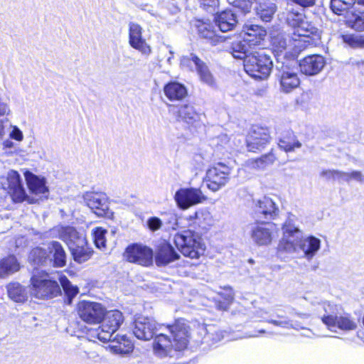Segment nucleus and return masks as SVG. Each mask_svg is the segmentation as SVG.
Returning <instances> with one entry per match:
<instances>
[{
	"label": "nucleus",
	"mask_w": 364,
	"mask_h": 364,
	"mask_svg": "<svg viewBox=\"0 0 364 364\" xmlns=\"http://www.w3.org/2000/svg\"><path fill=\"white\" fill-rule=\"evenodd\" d=\"M58 280L70 300L77 294L78 288L73 286L66 277L61 276L58 273L55 277L45 271L38 270L33 272L30 279L31 294L41 299H48L57 296L61 291Z\"/></svg>",
	"instance_id": "nucleus-1"
},
{
	"label": "nucleus",
	"mask_w": 364,
	"mask_h": 364,
	"mask_svg": "<svg viewBox=\"0 0 364 364\" xmlns=\"http://www.w3.org/2000/svg\"><path fill=\"white\" fill-rule=\"evenodd\" d=\"M189 341V326L177 322L173 326H164L155 334L153 349L159 357L173 356L176 351L186 348Z\"/></svg>",
	"instance_id": "nucleus-2"
},
{
	"label": "nucleus",
	"mask_w": 364,
	"mask_h": 364,
	"mask_svg": "<svg viewBox=\"0 0 364 364\" xmlns=\"http://www.w3.org/2000/svg\"><path fill=\"white\" fill-rule=\"evenodd\" d=\"M283 236L278 249L280 251L293 253L301 251L303 257L310 261L321 248V240L314 236L302 237L301 231L291 223L289 218L282 226Z\"/></svg>",
	"instance_id": "nucleus-3"
},
{
	"label": "nucleus",
	"mask_w": 364,
	"mask_h": 364,
	"mask_svg": "<svg viewBox=\"0 0 364 364\" xmlns=\"http://www.w3.org/2000/svg\"><path fill=\"white\" fill-rule=\"evenodd\" d=\"M54 230L58 232V237L68 245L75 262L81 264L90 259L93 251L87 246L82 234L70 226L57 227Z\"/></svg>",
	"instance_id": "nucleus-4"
},
{
	"label": "nucleus",
	"mask_w": 364,
	"mask_h": 364,
	"mask_svg": "<svg viewBox=\"0 0 364 364\" xmlns=\"http://www.w3.org/2000/svg\"><path fill=\"white\" fill-rule=\"evenodd\" d=\"M287 23L294 28L295 36L311 40V36L317 31L316 28L306 21L304 10L294 4H288L282 14Z\"/></svg>",
	"instance_id": "nucleus-5"
},
{
	"label": "nucleus",
	"mask_w": 364,
	"mask_h": 364,
	"mask_svg": "<svg viewBox=\"0 0 364 364\" xmlns=\"http://www.w3.org/2000/svg\"><path fill=\"white\" fill-rule=\"evenodd\" d=\"M173 242L184 256L192 259H197L203 255L205 249L200 236L191 230L176 234Z\"/></svg>",
	"instance_id": "nucleus-6"
},
{
	"label": "nucleus",
	"mask_w": 364,
	"mask_h": 364,
	"mask_svg": "<svg viewBox=\"0 0 364 364\" xmlns=\"http://www.w3.org/2000/svg\"><path fill=\"white\" fill-rule=\"evenodd\" d=\"M272 61L263 50L249 53L244 60L245 72L255 78L266 79L272 69Z\"/></svg>",
	"instance_id": "nucleus-7"
},
{
	"label": "nucleus",
	"mask_w": 364,
	"mask_h": 364,
	"mask_svg": "<svg viewBox=\"0 0 364 364\" xmlns=\"http://www.w3.org/2000/svg\"><path fill=\"white\" fill-rule=\"evenodd\" d=\"M102 321V325L92 331L90 336L97 338L100 341L107 342L111 341L113 334L119 329L123 323L124 317L122 312L118 310L105 311Z\"/></svg>",
	"instance_id": "nucleus-8"
},
{
	"label": "nucleus",
	"mask_w": 364,
	"mask_h": 364,
	"mask_svg": "<svg viewBox=\"0 0 364 364\" xmlns=\"http://www.w3.org/2000/svg\"><path fill=\"white\" fill-rule=\"evenodd\" d=\"M271 43L273 49L277 53H282L287 48L297 53L311 44V40L298 38L294 36V33L289 36L283 32H273L271 33Z\"/></svg>",
	"instance_id": "nucleus-9"
},
{
	"label": "nucleus",
	"mask_w": 364,
	"mask_h": 364,
	"mask_svg": "<svg viewBox=\"0 0 364 364\" xmlns=\"http://www.w3.org/2000/svg\"><path fill=\"white\" fill-rule=\"evenodd\" d=\"M231 168L229 166L219 163L208 169L204 183L208 189L216 192L228 183Z\"/></svg>",
	"instance_id": "nucleus-10"
},
{
	"label": "nucleus",
	"mask_w": 364,
	"mask_h": 364,
	"mask_svg": "<svg viewBox=\"0 0 364 364\" xmlns=\"http://www.w3.org/2000/svg\"><path fill=\"white\" fill-rule=\"evenodd\" d=\"M181 66L187 70H196L200 79L208 85H213L215 80L206 64L193 53L183 55Z\"/></svg>",
	"instance_id": "nucleus-11"
},
{
	"label": "nucleus",
	"mask_w": 364,
	"mask_h": 364,
	"mask_svg": "<svg viewBox=\"0 0 364 364\" xmlns=\"http://www.w3.org/2000/svg\"><path fill=\"white\" fill-rule=\"evenodd\" d=\"M77 314L85 323L97 324L102 321L105 316V308L100 303L80 301L77 305Z\"/></svg>",
	"instance_id": "nucleus-12"
},
{
	"label": "nucleus",
	"mask_w": 364,
	"mask_h": 364,
	"mask_svg": "<svg viewBox=\"0 0 364 364\" xmlns=\"http://www.w3.org/2000/svg\"><path fill=\"white\" fill-rule=\"evenodd\" d=\"M164 325L156 323L153 318L139 316L134 320L132 331L138 339L149 341L161 331Z\"/></svg>",
	"instance_id": "nucleus-13"
},
{
	"label": "nucleus",
	"mask_w": 364,
	"mask_h": 364,
	"mask_svg": "<svg viewBox=\"0 0 364 364\" xmlns=\"http://www.w3.org/2000/svg\"><path fill=\"white\" fill-rule=\"evenodd\" d=\"M124 257L129 262L149 267L153 263V251L147 246L133 244L128 246Z\"/></svg>",
	"instance_id": "nucleus-14"
},
{
	"label": "nucleus",
	"mask_w": 364,
	"mask_h": 364,
	"mask_svg": "<svg viewBox=\"0 0 364 364\" xmlns=\"http://www.w3.org/2000/svg\"><path fill=\"white\" fill-rule=\"evenodd\" d=\"M174 198L178 206L181 209L186 210L191 206L203 203L206 200L207 197L200 188H186L177 191Z\"/></svg>",
	"instance_id": "nucleus-15"
},
{
	"label": "nucleus",
	"mask_w": 364,
	"mask_h": 364,
	"mask_svg": "<svg viewBox=\"0 0 364 364\" xmlns=\"http://www.w3.org/2000/svg\"><path fill=\"white\" fill-rule=\"evenodd\" d=\"M277 77L280 90L284 93L291 92L300 85L297 68L289 63L282 65L277 74Z\"/></svg>",
	"instance_id": "nucleus-16"
},
{
	"label": "nucleus",
	"mask_w": 364,
	"mask_h": 364,
	"mask_svg": "<svg viewBox=\"0 0 364 364\" xmlns=\"http://www.w3.org/2000/svg\"><path fill=\"white\" fill-rule=\"evenodd\" d=\"M254 203V214L257 220H274L279 214L278 205L268 196L256 200Z\"/></svg>",
	"instance_id": "nucleus-17"
},
{
	"label": "nucleus",
	"mask_w": 364,
	"mask_h": 364,
	"mask_svg": "<svg viewBox=\"0 0 364 364\" xmlns=\"http://www.w3.org/2000/svg\"><path fill=\"white\" fill-rule=\"evenodd\" d=\"M270 134L268 128L254 125L247 137V146L250 151L255 152L264 148L270 141Z\"/></svg>",
	"instance_id": "nucleus-18"
},
{
	"label": "nucleus",
	"mask_w": 364,
	"mask_h": 364,
	"mask_svg": "<svg viewBox=\"0 0 364 364\" xmlns=\"http://www.w3.org/2000/svg\"><path fill=\"white\" fill-rule=\"evenodd\" d=\"M168 110L178 122H183L190 125L197 126L201 121L203 114L197 112L191 105L168 106Z\"/></svg>",
	"instance_id": "nucleus-19"
},
{
	"label": "nucleus",
	"mask_w": 364,
	"mask_h": 364,
	"mask_svg": "<svg viewBox=\"0 0 364 364\" xmlns=\"http://www.w3.org/2000/svg\"><path fill=\"white\" fill-rule=\"evenodd\" d=\"M86 205L98 216H108L109 208L108 198L102 192H87L83 195Z\"/></svg>",
	"instance_id": "nucleus-20"
},
{
	"label": "nucleus",
	"mask_w": 364,
	"mask_h": 364,
	"mask_svg": "<svg viewBox=\"0 0 364 364\" xmlns=\"http://www.w3.org/2000/svg\"><path fill=\"white\" fill-rule=\"evenodd\" d=\"M4 188L8 191L12 200L16 203L22 202L26 199L25 190L17 171L12 170L8 173L6 183L4 184Z\"/></svg>",
	"instance_id": "nucleus-21"
},
{
	"label": "nucleus",
	"mask_w": 364,
	"mask_h": 364,
	"mask_svg": "<svg viewBox=\"0 0 364 364\" xmlns=\"http://www.w3.org/2000/svg\"><path fill=\"white\" fill-rule=\"evenodd\" d=\"M318 316L326 326H333V322L338 313V306L328 301L318 300L311 301Z\"/></svg>",
	"instance_id": "nucleus-22"
},
{
	"label": "nucleus",
	"mask_w": 364,
	"mask_h": 364,
	"mask_svg": "<svg viewBox=\"0 0 364 364\" xmlns=\"http://www.w3.org/2000/svg\"><path fill=\"white\" fill-rule=\"evenodd\" d=\"M250 237L255 245L267 246L272 243L274 237V228L272 225H255L251 228Z\"/></svg>",
	"instance_id": "nucleus-23"
},
{
	"label": "nucleus",
	"mask_w": 364,
	"mask_h": 364,
	"mask_svg": "<svg viewBox=\"0 0 364 364\" xmlns=\"http://www.w3.org/2000/svg\"><path fill=\"white\" fill-rule=\"evenodd\" d=\"M325 65V58L320 55L306 56L299 63L301 71L307 75H314L319 73Z\"/></svg>",
	"instance_id": "nucleus-24"
},
{
	"label": "nucleus",
	"mask_w": 364,
	"mask_h": 364,
	"mask_svg": "<svg viewBox=\"0 0 364 364\" xmlns=\"http://www.w3.org/2000/svg\"><path fill=\"white\" fill-rule=\"evenodd\" d=\"M320 176L326 180H338L346 182L355 180L364 184V175L359 171L344 172L338 170L328 169L322 171Z\"/></svg>",
	"instance_id": "nucleus-25"
},
{
	"label": "nucleus",
	"mask_w": 364,
	"mask_h": 364,
	"mask_svg": "<svg viewBox=\"0 0 364 364\" xmlns=\"http://www.w3.org/2000/svg\"><path fill=\"white\" fill-rule=\"evenodd\" d=\"M50 266L63 267L66 265V253L62 245L57 241H52L47 245Z\"/></svg>",
	"instance_id": "nucleus-26"
},
{
	"label": "nucleus",
	"mask_w": 364,
	"mask_h": 364,
	"mask_svg": "<svg viewBox=\"0 0 364 364\" xmlns=\"http://www.w3.org/2000/svg\"><path fill=\"white\" fill-rule=\"evenodd\" d=\"M243 39L250 46L257 45L266 36V31L262 26L252 23H246L242 28Z\"/></svg>",
	"instance_id": "nucleus-27"
},
{
	"label": "nucleus",
	"mask_w": 364,
	"mask_h": 364,
	"mask_svg": "<svg viewBox=\"0 0 364 364\" xmlns=\"http://www.w3.org/2000/svg\"><path fill=\"white\" fill-rule=\"evenodd\" d=\"M110 344L107 349L114 354L127 355L133 350V344L127 336L118 335L111 338Z\"/></svg>",
	"instance_id": "nucleus-28"
},
{
	"label": "nucleus",
	"mask_w": 364,
	"mask_h": 364,
	"mask_svg": "<svg viewBox=\"0 0 364 364\" xmlns=\"http://www.w3.org/2000/svg\"><path fill=\"white\" fill-rule=\"evenodd\" d=\"M178 257V253L173 250V247L170 244L164 242L159 245L155 261L158 266H162L175 261Z\"/></svg>",
	"instance_id": "nucleus-29"
},
{
	"label": "nucleus",
	"mask_w": 364,
	"mask_h": 364,
	"mask_svg": "<svg viewBox=\"0 0 364 364\" xmlns=\"http://www.w3.org/2000/svg\"><path fill=\"white\" fill-rule=\"evenodd\" d=\"M215 20L222 32L232 30L237 23V16L231 10H225L218 14Z\"/></svg>",
	"instance_id": "nucleus-30"
},
{
	"label": "nucleus",
	"mask_w": 364,
	"mask_h": 364,
	"mask_svg": "<svg viewBox=\"0 0 364 364\" xmlns=\"http://www.w3.org/2000/svg\"><path fill=\"white\" fill-rule=\"evenodd\" d=\"M345 18L348 27L357 31H364V11H358L352 7L346 11Z\"/></svg>",
	"instance_id": "nucleus-31"
},
{
	"label": "nucleus",
	"mask_w": 364,
	"mask_h": 364,
	"mask_svg": "<svg viewBox=\"0 0 364 364\" xmlns=\"http://www.w3.org/2000/svg\"><path fill=\"white\" fill-rule=\"evenodd\" d=\"M164 92L171 101L181 100L188 94L185 86L177 82H171L166 84L164 87Z\"/></svg>",
	"instance_id": "nucleus-32"
},
{
	"label": "nucleus",
	"mask_w": 364,
	"mask_h": 364,
	"mask_svg": "<svg viewBox=\"0 0 364 364\" xmlns=\"http://www.w3.org/2000/svg\"><path fill=\"white\" fill-rule=\"evenodd\" d=\"M25 178L30 191L36 194H48V189L44 178H39L31 172L25 173Z\"/></svg>",
	"instance_id": "nucleus-33"
},
{
	"label": "nucleus",
	"mask_w": 364,
	"mask_h": 364,
	"mask_svg": "<svg viewBox=\"0 0 364 364\" xmlns=\"http://www.w3.org/2000/svg\"><path fill=\"white\" fill-rule=\"evenodd\" d=\"M9 297L16 302H24L28 299L26 288L18 282H11L6 286Z\"/></svg>",
	"instance_id": "nucleus-34"
},
{
	"label": "nucleus",
	"mask_w": 364,
	"mask_h": 364,
	"mask_svg": "<svg viewBox=\"0 0 364 364\" xmlns=\"http://www.w3.org/2000/svg\"><path fill=\"white\" fill-rule=\"evenodd\" d=\"M257 4V14L263 21H270L276 11V5L271 0H263Z\"/></svg>",
	"instance_id": "nucleus-35"
},
{
	"label": "nucleus",
	"mask_w": 364,
	"mask_h": 364,
	"mask_svg": "<svg viewBox=\"0 0 364 364\" xmlns=\"http://www.w3.org/2000/svg\"><path fill=\"white\" fill-rule=\"evenodd\" d=\"M333 321V326H326L329 331L333 332H336L337 329L352 331L357 328L356 322L348 316H338L336 315Z\"/></svg>",
	"instance_id": "nucleus-36"
},
{
	"label": "nucleus",
	"mask_w": 364,
	"mask_h": 364,
	"mask_svg": "<svg viewBox=\"0 0 364 364\" xmlns=\"http://www.w3.org/2000/svg\"><path fill=\"white\" fill-rule=\"evenodd\" d=\"M29 261L33 265L38 266H50L49 262H50L48 250L42 247H36L33 249L29 255Z\"/></svg>",
	"instance_id": "nucleus-37"
},
{
	"label": "nucleus",
	"mask_w": 364,
	"mask_h": 364,
	"mask_svg": "<svg viewBox=\"0 0 364 364\" xmlns=\"http://www.w3.org/2000/svg\"><path fill=\"white\" fill-rule=\"evenodd\" d=\"M20 269V265L14 256H9L0 262V277L13 274Z\"/></svg>",
	"instance_id": "nucleus-38"
},
{
	"label": "nucleus",
	"mask_w": 364,
	"mask_h": 364,
	"mask_svg": "<svg viewBox=\"0 0 364 364\" xmlns=\"http://www.w3.org/2000/svg\"><path fill=\"white\" fill-rule=\"evenodd\" d=\"M198 34L203 38L209 40L211 43L215 44L218 42V38L215 34L214 26L203 21H199L197 24Z\"/></svg>",
	"instance_id": "nucleus-39"
},
{
	"label": "nucleus",
	"mask_w": 364,
	"mask_h": 364,
	"mask_svg": "<svg viewBox=\"0 0 364 364\" xmlns=\"http://www.w3.org/2000/svg\"><path fill=\"white\" fill-rule=\"evenodd\" d=\"M279 147L286 152L294 151L296 149L301 147V143L293 134L280 139L278 143Z\"/></svg>",
	"instance_id": "nucleus-40"
},
{
	"label": "nucleus",
	"mask_w": 364,
	"mask_h": 364,
	"mask_svg": "<svg viewBox=\"0 0 364 364\" xmlns=\"http://www.w3.org/2000/svg\"><path fill=\"white\" fill-rule=\"evenodd\" d=\"M275 160V156L272 153H269L262 156L260 158L250 160L248 164L253 168H264L266 166L272 164Z\"/></svg>",
	"instance_id": "nucleus-41"
},
{
	"label": "nucleus",
	"mask_w": 364,
	"mask_h": 364,
	"mask_svg": "<svg viewBox=\"0 0 364 364\" xmlns=\"http://www.w3.org/2000/svg\"><path fill=\"white\" fill-rule=\"evenodd\" d=\"M248 46H250L244 39L242 41L234 42L232 45V56L235 58L243 59L245 60V58L249 55L247 54Z\"/></svg>",
	"instance_id": "nucleus-42"
},
{
	"label": "nucleus",
	"mask_w": 364,
	"mask_h": 364,
	"mask_svg": "<svg viewBox=\"0 0 364 364\" xmlns=\"http://www.w3.org/2000/svg\"><path fill=\"white\" fill-rule=\"evenodd\" d=\"M341 39L353 48H364V35L344 34Z\"/></svg>",
	"instance_id": "nucleus-43"
},
{
	"label": "nucleus",
	"mask_w": 364,
	"mask_h": 364,
	"mask_svg": "<svg viewBox=\"0 0 364 364\" xmlns=\"http://www.w3.org/2000/svg\"><path fill=\"white\" fill-rule=\"evenodd\" d=\"M356 0H331V8L336 14L350 9V6L355 4Z\"/></svg>",
	"instance_id": "nucleus-44"
},
{
	"label": "nucleus",
	"mask_w": 364,
	"mask_h": 364,
	"mask_svg": "<svg viewBox=\"0 0 364 364\" xmlns=\"http://www.w3.org/2000/svg\"><path fill=\"white\" fill-rule=\"evenodd\" d=\"M142 28L137 23H130L129 25V43H134L143 40Z\"/></svg>",
	"instance_id": "nucleus-45"
},
{
	"label": "nucleus",
	"mask_w": 364,
	"mask_h": 364,
	"mask_svg": "<svg viewBox=\"0 0 364 364\" xmlns=\"http://www.w3.org/2000/svg\"><path fill=\"white\" fill-rule=\"evenodd\" d=\"M94 242L96 247L99 249H103L105 247V234L107 231L102 228H96L92 230Z\"/></svg>",
	"instance_id": "nucleus-46"
},
{
	"label": "nucleus",
	"mask_w": 364,
	"mask_h": 364,
	"mask_svg": "<svg viewBox=\"0 0 364 364\" xmlns=\"http://www.w3.org/2000/svg\"><path fill=\"white\" fill-rule=\"evenodd\" d=\"M268 323L284 328L299 329L297 324H294L291 321L281 316H278V319L269 320Z\"/></svg>",
	"instance_id": "nucleus-47"
},
{
	"label": "nucleus",
	"mask_w": 364,
	"mask_h": 364,
	"mask_svg": "<svg viewBox=\"0 0 364 364\" xmlns=\"http://www.w3.org/2000/svg\"><path fill=\"white\" fill-rule=\"evenodd\" d=\"M130 46L145 57H148L151 53V48L145 39L132 43Z\"/></svg>",
	"instance_id": "nucleus-48"
},
{
	"label": "nucleus",
	"mask_w": 364,
	"mask_h": 364,
	"mask_svg": "<svg viewBox=\"0 0 364 364\" xmlns=\"http://www.w3.org/2000/svg\"><path fill=\"white\" fill-rule=\"evenodd\" d=\"M200 4L208 12L212 13L219 6V0H200Z\"/></svg>",
	"instance_id": "nucleus-49"
},
{
	"label": "nucleus",
	"mask_w": 364,
	"mask_h": 364,
	"mask_svg": "<svg viewBox=\"0 0 364 364\" xmlns=\"http://www.w3.org/2000/svg\"><path fill=\"white\" fill-rule=\"evenodd\" d=\"M220 295L224 299L225 305L221 307L223 309H226L228 306L230 305L234 299V292L230 287H225L223 291L220 293Z\"/></svg>",
	"instance_id": "nucleus-50"
},
{
	"label": "nucleus",
	"mask_w": 364,
	"mask_h": 364,
	"mask_svg": "<svg viewBox=\"0 0 364 364\" xmlns=\"http://www.w3.org/2000/svg\"><path fill=\"white\" fill-rule=\"evenodd\" d=\"M146 223L149 229L151 231H156L159 230L163 225L162 220L157 217L149 218L147 220Z\"/></svg>",
	"instance_id": "nucleus-51"
},
{
	"label": "nucleus",
	"mask_w": 364,
	"mask_h": 364,
	"mask_svg": "<svg viewBox=\"0 0 364 364\" xmlns=\"http://www.w3.org/2000/svg\"><path fill=\"white\" fill-rule=\"evenodd\" d=\"M92 344L94 345L93 350L85 351L87 357L90 359H95L99 358L100 352L103 348L102 346L96 344L95 342Z\"/></svg>",
	"instance_id": "nucleus-52"
},
{
	"label": "nucleus",
	"mask_w": 364,
	"mask_h": 364,
	"mask_svg": "<svg viewBox=\"0 0 364 364\" xmlns=\"http://www.w3.org/2000/svg\"><path fill=\"white\" fill-rule=\"evenodd\" d=\"M9 136L18 141H21L23 139L22 132L16 126L12 127V131L10 132Z\"/></svg>",
	"instance_id": "nucleus-53"
},
{
	"label": "nucleus",
	"mask_w": 364,
	"mask_h": 364,
	"mask_svg": "<svg viewBox=\"0 0 364 364\" xmlns=\"http://www.w3.org/2000/svg\"><path fill=\"white\" fill-rule=\"evenodd\" d=\"M223 338V334L220 331L215 332V335L214 336L213 333L208 332L207 335L205 336V340L213 339V342L220 341Z\"/></svg>",
	"instance_id": "nucleus-54"
},
{
	"label": "nucleus",
	"mask_w": 364,
	"mask_h": 364,
	"mask_svg": "<svg viewBox=\"0 0 364 364\" xmlns=\"http://www.w3.org/2000/svg\"><path fill=\"white\" fill-rule=\"evenodd\" d=\"M11 112L9 105L0 100V117L9 115Z\"/></svg>",
	"instance_id": "nucleus-55"
},
{
	"label": "nucleus",
	"mask_w": 364,
	"mask_h": 364,
	"mask_svg": "<svg viewBox=\"0 0 364 364\" xmlns=\"http://www.w3.org/2000/svg\"><path fill=\"white\" fill-rule=\"evenodd\" d=\"M292 1L301 7L305 8L314 6L316 0H292Z\"/></svg>",
	"instance_id": "nucleus-56"
},
{
	"label": "nucleus",
	"mask_w": 364,
	"mask_h": 364,
	"mask_svg": "<svg viewBox=\"0 0 364 364\" xmlns=\"http://www.w3.org/2000/svg\"><path fill=\"white\" fill-rule=\"evenodd\" d=\"M216 140L218 145L224 146L228 144L230 139L226 134H222L217 137Z\"/></svg>",
	"instance_id": "nucleus-57"
},
{
	"label": "nucleus",
	"mask_w": 364,
	"mask_h": 364,
	"mask_svg": "<svg viewBox=\"0 0 364 364\" xmlns=\"http://www.w3.org/2000/svg\"><path fill=\"white\" fill-rule=\"evenodd\" d=\"M203 216H205V218L210 217V213L206 210H200L196 213V218L197 219H200Z\"/></svg>",
	"instance_id": "nucleus-58"
},
{
	"label": "nucleus",
	"mask_w": 364,
	"mask_h": 364,
	"mask_svg": "<svg viewBox=\"0 0 364 364\" xmlns=\"http://www.w3.org/2000/svg\"><path fill=\"white\" fill-rule=\"evenodd\" d=\"M5 126L3 120L0 119V139H2L5 135Z\"/></svg>",
	"instance_id": "nucleus-59"
},
{
	"label": "nucleus",
	"mask_w": 364,
	"mask_h": 364,
	"mask_svg": "<svg viewBox=\"0 0 364 364\" xmlns=\"http://www.w3.org/2000/svg\"><path fill=\"white\" fill-rule=\"evenodd\" d=\"M4 146L5 147H7V148H11L13 146V142L9 141V140H6L4 142Z\"/></svg>",
	"instance_id": "nucleus-60"
},
{
	"label": "nucleus",
	"mask_w": 364,
	"mask_h": 364,
	"mask_svg": "<svg viewBox=\"0 0 364 364\" xmlns=\"http://www.w3.org/2000/svg\"><path fill=\"white\" fill-rule=\"evenodd\" d=\"M170 56L167 58V62L171 64V59L173 57V52L171 50H169Z\"/></svg>",
	"instance_id": "nucleus-61"
},
{
	"label": "nucleus",
	"mask_w": 364,
	"mask_h": 364,
	"mask_svg": "<svg viewBox=\"0 0 364 364\" xmlns=\"http://www.w3.org/2000/svg\"><path fill=\"white\" fill-rule=\"evenodd\" d=\"M298 316L301 318H309V314H298Z\"/></svg>",
	"instance_id": "nucleus-62"
},
{
	"label": "nucleus",
	"mask_w": 364,
	"mask_h": 364,
	"mask_svg": "<svg viewBox=\"0 0 364 364\" xmlns=\"http://www.w3.org/2000/svg\"><path fill=\"white\" fill-rule=\"evenodd\" d=\"M358 4L364 5V0H357Z\"/></svg>",
	"instance_id": "nucleus-63"
},
{
	"label": "nucleus",
	"mask_w": 364,
	"mask_h": 364,
	"mask_svg": "<svg viewBox=\"0 0 364 364\" xmlns=\"http://www.w3.org/2000/svg\"><path fill=\"white\" fill-rule=\"evenodd\" d=\"M171 228L172 229H176V227L174 225H173Z\"/></svg>",
	"instance_id": "nucleus-64"
}]
</instances>
